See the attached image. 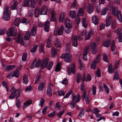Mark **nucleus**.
Wrapping results in <instances>:
<instances>
[{
	"mask_svg": "<svg viewBox=\"0 0 122 122\" xmlns=\"http://www.w3.org/2000/svg\"><path fill=\"white\" fill-rule=\"evenodd\" d=\"M36 26H33L31 30V32L28 31L26 33L25 35L24 39L28 40L30 38V35L32 36H34L36 34Z\"/></svg>",
	"mask_w": 122,
	"mask_h": 122,
	"instance_id": "f257e3e1",
	"label": "nucleus"
},
{
	"mask_svg": "<svg viewBox=\"0 0 122 122\" xmlns=\"http://www.w3.org/2000/svg\"><path fill=\"white\" fill-rule=\"evenodd\" d=\"M19 91H21L20 90L16 89L14 87H13L10 90V91L11 93V94L9 97V99H13L15 97H16L18 96V92Z\"/></svg>",
	"mask_w": 122,
	"mask_h": 122,
	"instance_id": "f03ea898",
	"label": "nucleus"
},
{
	"mask_svg": "<svg viewBox=\"0 0 122 122\" xmlns=\"http://www.w3.org/2000/svg\"><path fill=\"white\" fill-rule=\"evenodd\" d=\"M37 0H24L23 3V6H27L34 8Z\"/></svg>",
	"mask_w": 122,
	"mask_h": 122,
	"instance_id": "7ed1b4c3",
	"label": "nucleus"
},
{
	"mask_svg": "<svg viewBox=\"0 0 122 122\" xmlns=\"http://www.w3.org/2000/svg\"><path fill=\"white\" fill-rule=\"evenodd\" d=\"M41 60L39 59L38 60L36 59H35L33 61L30 65V67L31 69L34 68L36 67L39 68L41 63Z\"/></svg>",
	"mask_w": 122,
	"mask_h": 122,
	"instance_id": "20e7f679",
	"label": "nucleus"
},
{
	"mask_svg": "<svg viewBox=\"0 0 122 122\" xmlns=\"http://www.w3.org/2000/svg\"><path fill=\"white\" fill-rule=\"evenodd\" d=\"M61 58H64V61L67 62H70L71 61L72 56L71 54L66 53L65 54H62L61 56Z\"/></svg>",
	"mask_w": 122,
	"mask_h": 122,
	"instance_id": "39448f33",
	"label": "nucleus"
},
{
	"mask_svg": "<svg viewBox=\"0 0 122 122\" xmlns=\"http://www.w3.org/2000/svg\"><path fill=\"white\" fill-rule=\"evenodd\" d=\"M16 29L15 27L10 28L7 32V34L9 36H11L16 34Z\"/></svg>",
	"mask_w": 122,
	"mask_h": 122,
	"instance_id": "423d86ee",
	"label": "nucleus"
},
{
	"mask_svg": "<svg viewBox=\"0 0 122 122\" xmlns=\"http://www.w3.org/2000/svg\"><path fill=\"white\" fill-rule=\"evenodd\" d=\"M85 32V37L86 40H88L90 39L91 37V35L92 34V30H90L86 32L85 30L82 31L81 34L82 35H83L84 34Z\"/></svg>",
	"mask_w": 122,
	"mask_h": 122,
	"instance_id": "0eeeda50",
	"label": "nucleus"
},
{
	"mask_svg": "<svg viewBox=\"0 0 122 122\" xmlns=\"http://www.w3.org/2000/svg\"><path fill=\"white\" fill-rule=\"evenodd\" d=\"M79 37L78 36H74L73 38L72 43L73 46L74 47H77L78 45L77 39H78L79 40H81V39H79Z\"/></svg>",
	"mask_w": 122,
	"mask_h": 122,
	"instance_id": "6e6552de",
	"label": "nucleus"
},
{
	"mask_svg": "<svg viewBox=\"0 0 122 122\" xmlns=\"http://www.w3.org/2000/svg\"><path fill=\"white\" fill-rule=\"evenodd\" d=\"M68 75H70V74L72 73L74 74H75V65L74 64H73L71 65V67H68Z\"/></svg>",
	"mask_w": 122,
	"mask_h": 122,
	"instance_id": "1a4fd4ad",
	"label": "nucleus"
},
{
	"mask_svg": "<svg viewBox=\"0 0 122 122\" xmlns=\"http://www.w3.org/2000/svg\"><path fill=\"white\" fill-rule=\"evenodd\" d=\"M64 26H61L60 28L57 30H55L54 31V35L55 36L56 35V34L55 33V32L57 33V34L59 35H62L63 34V32L64 31Z\"/></svg>",
	"mask_w": 122,
	"mask_h": 122,
	"instance_id": "9d476101",
	"label": "nucleus"
},
{
	"mask_svg": "<svg viewBox=\"0 0 122 122\" xmlns=\"http://www.w3.org/2000/svg\"><path fill=\"white\" fill-rule=\"evenodd\" d=\"M21 94V92L20 91H19L18 92V96L16 97V104L19 108L20 107V102L18 97H20Z\"/></svg>",
	"mask_w": 122,
	"mask_h": 122,
	"instance_id": "9b49d317",
	"label": "nucleus"
},
{
	"mask_svg": "<svg viewBox=\"0 0 122 122\" xmlns=\"http://www.w3.org/2000/svg\"><path fill=\"white\" fill-rule=\"evenodd\" d=\"M47 8L45 5H43L40 10V14L41 15H46L47 14Z\"/></svg>",
	"mask_w": 122,
	"mask_h": 122,
	"instance_id": "f8f14e48",
	"label": "nucleus"
},
{
	"mask_svg": "<svg viewBox=\"0 0 122 122\" xmlns=\"http://www.w3.org/2000/svg\"><path fill=\"white\" fill-rule=\"evenodd\" d=\"M72 100L71 102H75V101L76 99V103L79 102L80 100L81 99V97L80 95L78 94L77 97H76L74 95L72 94Z\"/></svg>",
	"mask_w": 122,
	"mask_h": 122,
	"instance_id": "ddd939ff",
	"label": "nucleus"
},
{
	"mask_svg": "<svg viewBox=\"0 0 122 122\" xmlns=\"http://www.w3.org/2000/svg\"><path fill=\"white\" fill-rule=\"evenodd\" d=\"M91 46L92 53L95 54L97 51V49L96 47L95 43V42L92 43Z\"/></svg>",
	"mask_w": 122,
	"mask_h": 122,
	"instance_id": "4468645a",
	"label": "nucleus"
},
{
	"mask_svg": "<svg viewBox=\"0 0 122 122\" xmlns=\"http://www.w3.org/2000/svg\"><path fill=\"white\" fill-rule=\"evenodd\" d=\"M92 21L93 23L95 25H97L99 23L98 17L97 16L94 15L92 17Z\"/></svg>",
	"mask_w": 122,
	"mask_h": 122,
	"instance_id": "2eb2a0df",
	"label": "nucleus"
},
{
	"mask_svg": "<svg viewBox=\"0 0 122 122\" xmlns=\"http://www.w3.org/2000/svg\"><path fill=\"white\" fill-rule=\"evenodd\" d=\"M50 22L49 21H46V22L44 26L45 31L48 32L49 31L50 28Z\"/></svg>",
	"mask_w": 122,
	"mask_h": 122,
	"instance_id": "dca6fc26",
	"label": "nucleus"
},
{
	"mask_svg": "<svg viewBox=\"0 0 122 122\" xmlns=\"http://www.w3.org/2000/svg\"><path fill=\"white\" fill-rule=\"evenodd\" d=\"M21 34L19 33L16 39V41L17 43H20L21 44L24 45V42L23 41V39L21 38L20 39H20L21 37Z\"/></svg>",
	"mask_w": 122,
	"mask_h": 122,
	"instance_id": "f3484780",
	"label": "nucleus"
},
{
	"mask_svg": "<svg viewBox=\"0 0 122 122\" xmlns=\"http://www.w3.org/2000/svg\"><path fill=\"white\" fill-rule=\"evenodd\" d=\"M112 17L111 16H109L106 20L105 25L107 27L109 26L111 23Z\"/></svg>",
	"mask_w": 122,
	"mask_h": 122,
	"instance_id": "a211bd4d",
	"label": "nucleus"
},
{
	"mask_svg": "<svg viewBox=\"0 0 122 122\" xmlns=\"http://www.w3.org/2000/svg\"><path fill=\"white\" fill-rule=\"evenodd\" d=\"M40 14V11L39 8L38 7H37L35 9L34 12L35 17H38Z\"/></svg>",
	"mask_w": 122,
	"mask_h": 122,
	"instance_id": "6ab92c4d",
	"label": "nucleus"
},
{
	"mask_svg": "<svg viewBox=\"0 0 122 122\" xmlns=\"http://www.w3.org/2000/svg\"><path fill=\"white\" fill-rule=\"evenodd\" d=\"M93 5L90 4L88 5L87 10V11L89 13L91 14L93 11Z\"/></svg>",
	"mask_w": 122,
	"mask_h": 122,
	"instance_id": "aec40b11",
	"label": "nucleus"
},
{
	"mask_svg": "<svg viewBox=\"0 0 122 122\" xmlns=\"http://www.w3.org/2000/svg\"><path fill=\"white\" fill-rule=\"evenodd\" d=\"M28 77L27 75L24 74L23 76V83L25 84H27L29 80L28 78Z\"/></svg>",
	"mask_w": 122,
	"mask_h": 122,
	"instance_id": "412c9836",
	"label": "nucleus"
},
{
	"mask_svg": "<svg viewBox=\"0 0 122 122\" xmlns=\"http://www.w3.org/2000/svg\"><path fill=\"white\" fill-rule=\"evenodd\" d=\"M119 12L121 11H118V9L117 7H115L113 8L112 10V13L113 15L116 16L118 15V12Z\"/></svg>",
	"mask_w": 122,
	"mask_h": 122,
	"instance_id": "4be33fe9",
	"label": "nucleus"
},
{
	"mask_svg": "<svg viewBox=\"0 0 122 122\" xmlns=\"http://www.w3.org/2000/svg\"><path fill=\"white\" fill-rule=\"evenodd\" d=\"M75 21L76 23L75 25V28L76 29H77L78 28L79 24V23L81 22V19L79 16H78L77 17H76L75 18Z\"/></svg>",
	"mask_w": 122,
	"mask_h": 122,
	"instance_id": "5701e85b",
	"label": "nucleus"
},
{
	"mask_svg": "<svg viewBox=\"0 0 122 122\" xmlns=\"http://www.w3.org/2000/svg\"><path fill=\"white\" fill-rule=\"evenodd\" d=\"M32 102L31 100H29L26 101L24 103V106L23 109L25 108L26 107L30 105V104L32 103Z\"/></svg>",
	"mask_w": 122,
	"mask_h": 122,
	"instance_id": "b1692460",
	"label": "nucleus"
},
{
	"mask_svg": "<svg viewBox=\"0 0 122 122\" xmlns=\"http://www.w3.org/2000/svg\"><path fill=\"white\" fill-rule=\"evenodd\" d=\"M15 67V65H9L6 67L5 70L7 71H10L14 69Z\"/></svg>",
	"mask_w": 122,
	"mask_h": 122,
	"instance_id": "393cba45",
	"label": "nucleus"
},
{
	"mask_svg": "<svg viewBox=\"0 0 122 122\" xmlns=\"http://www.w3.org/2000/svg\"><path fill=\"white\" fill-rule=\"evenodd\" d=\"M65 32L67 34H69L70 33L72 30L71 28L72 26H70L68 27L65 26Z\"/></svg>",
	"mask_w": 122,
	"mask_h": 122,
	"instance_id": "a878e982",
	"label": "nucleus"
},
{
	"mask_svg": "<svg viewBox=\"0 0 122 122\" xmlns=\"http://www.w3.org/2000/svg\"><path fill=\"white\" fill-rule=\"evenodd\" d=\"M51 51L52 52L51 54V56L52 58H55L56 56L57 55L56 51L54 47H52Z\"/></svg>",
	"mask_w": 122,
	"mask_h": 122,
	"instance_id": "bb28decb",
	"label": "nucleus"
},
{
	"mask_svg": "<svg viewBox=\"0 0 122 122\" xmlns=\"http://www.w3.org/2000/svg\"><path fill=\"white\" fill-rule=\"evenodd\" d=\"M69 16L71 18L74 19L76 16V12L75 11H71L69 12Z\"/></svg>",
	"mask_w": 122,
	"mask_h": 122,
	"instance_id": "cd10ccee",
	"label": "nucleus"
},
{
	"mask_svg": "<svg viewBox=\"0 0 122 122\" xmlns=\"http://www.w3.org/2000/svg\"><path fill=\"white\" fill-rule=\"evenodd\" d=\"M56 42L55 43L56 46L57 47H61V42L58 38H56Z\"/></svg>",
	"mask_w": 122,
	"mask_h": 122,
	"instance_id": "c85d7f7f",
	"label": "nucleus"
},
{
	"mask_svg": "<svg viewBox=\"0 0 122 122\" xmlns=\"http://www.w3.org/2000/svg\"><path fill=\"white\" fill-rule=\"evenodd\" d=\"M18 2L17 1L15 0L11 7L12 10H16L17 7Z\"/></svg>",
	"mask_w": 122,
	"mask_h": 122,
	"instance_id": "c756f323",
	"label": "nucleus"
},
{
	"mask_svg": "<svg viewBox=\"0 0 122 122\" xmlns=\"http://www.w3.org/2000/svg\"><path fill=\"white\" fill-rule=\"evenodd\" d=\"M41 77V74H39L36 77L35 81V84H38L39 83L40 81Z\"/></svg>",
	"mask_w": 122,
	"mask_h": 122,
	"instance_id": "7c9ffc66",
	"label": "nucleus"
},
{
	"mask_svg": "<svg viewBox=\"0 0 122 122\" xmlns=\"http://www.w3.org/2000/svg\"><path fill=\"white\" fill-rule=\"evenodd\" d=\"M65 15L64 12H62L59 17V21L60 22H62L64 19Z\"/></svg>",
	"mask_w": 122,
	"mask_h": 122,
	"instance_id": "2f4dec72",
	"label": "nucleus"
},
{
	"mask_svg": "<svg viewBox=\"0 0 122 122\" xmlns=\"http://www.w3.org/2000/svg\"><path fill=\"white\" fill-rule=\"evenodd\" d=\"M12 76L18 78L19 75V72L18 70H16L12 73Z\"/></svg>",
	"mask_w": 122,
	"mask_h": 122,
	"instance_id": "473e14b6",
	"label": "nucleus"
},
{
	"mask_svg": "<svg viewBox=\"0 0 122 122\" xmlns=\"http://www.w3.org/2000/svg\"><path fill=\"white\" fill-rule=\"evenodd\" d=\"M108 71L109 73H113L115 69H112V64H110L108 65Z\"/></svg>",
	"mask_w": 122,
	"mask_h": 122,
	"instance_id": "72a5a7b5",
	"label": "nucleus"
},
{
	"mask_svg": "<svg viewBox=\"0 0 122 122\" xmlns=\"http://www.w3.org/2000/svg\"><path fill=\"white\" fill-rule=\"evenodd\" d=\"M110 41L109 40H106L103 43V46L106 47H108L110 45Z\"/></svg>",
	"mask_w": 122,
	"mask_h": 122,
	"instance_id": "f704fd0d",
	"label": "nucleus"
},
{
	"mask_svg": "<svg viewBox=\"0 0 122 122\" xmlns=\"http://www.w3.org/2000/svg\"><path fill=\"white\" fill-rule=\"evenodd\" d=\"M45 86V84L43 82L41 83L38 86V89L40 91H42L44 89Z\"/></svg>",
	"mask_w": 122,
	"mask_h": 122,
	"instance_id": "c9c22d12",
	"label": "nucleus"
},
{
	"mask_svg": "<svg viewBox=\"0 0 122 122\" xmlns=\"http://www.w3.org/2000/svg\"><path fill=\"white\" fill-rule=\"evenodd\" d=\"M46 93L49 96H51L52 91L51 90V88L50 86H48Z\"/></svg>",
	"mask_w": 122,
	"mask_h": 122,
	"instance_id": "e433bc0d",
	"label": "nucleus"
},
{
	"mask_svg": "<svg viewBox=\"0 0 122 122\" xmlns=\"http://www.w3.org/2000/svg\"><path fill=\"white\" fill-rule=\"evenodd\" d=\"M81 23L82 25L86 28L87 26V23L85 18H84L82 19Z\"/></svg>",
	"mask_w": 122,
	"mask_h": 122,
	"instance_id": "4c0bfd02",
	"label": "nucleus"
},
{
	"mask_svg": "<svg viewBox=\"0 0 122 122\" xmlns=\"http://www.w3.org/2000/svg\"><path fill=\"white\" fill-rule=\"evenodd\" d=\"M83 14L84 13L83 9L81 8H79L77 12V16H83Z\"/></svg>",
	"mask_w": 122,
	"mask_h": 122,
	"instance_id": "58836bf2",
	"label": "nucleus"
},
{
	"mask_svg": "<svg viewBox=\"0 0 122 122\" xmlns=\"http://www.w3.org/2000/svg\"><path fill=\"white\" fill-rule=\"evenodd\" d=\"M71 22L68 18H66L65 22V26L68 27L70 26H72L71 24Z\"/></svg>",
	"mask_w": 122,
	"mask_h": 122,
	"instance_id": "ea45409f",
	"label": "nucleus"
},
{
	"mask_svg": "<svg viewBox=\"0 0 122 122\" xmlns=\"http://www.w3.org/2000/svg\"><path fill=\"white\" fill-rule=\"evenodd\" d=\"M20 22L19 18H17L16 19L14 22V25H15L18 26L20 23Z\"/></svg>",
	"mask_w": 122,
	"mask_h": 122,
	"instance_id": "a19ab883",
	"label": "nucleus"
},
{
	"mask_svg": "<svg viewBox=\"0 0 122 122\" xmlns=\"http://www.w3.org/2000/svg\"><path fill=\"white\" fill-rule=\"evenodd\" d=\"M10 16L8 14H6V13H4V15L3 16V19L5 20H8L10 18Z\"/></svg>",
	"mask_w": 122,
	"mask_h": 122,
	"instance_id": "79ce46f5",
	"label": "nucleus"
},
{
	"mask_svg": "<svg viewBox=\"0 0 122 122\" xmlns=\"http://www.w3.org/2000/svg\"><path fill=\"white\" fill-rule=\"evenodd\" d=\"M51 37L49 36L48 38V40L47 42L46 46L47 47L50 48L51 46V44L50 42V39Z\"/></svg>",
	"mask_w": 122,
	"mask_h": 122,
	"instance_id": "37998d69",
	"label": "nucleus"
},
{
	"mask_svg": "<svg viewBox=\"0 0 122 122\" xmlns=\"http://www.w3.org/2000/svg\"><path fill=\"white\" fill-rule=\"evenodd\" d=\"M4 13H6V14H9L10 15V9L9 7H7L6 8L4 12Z\"/></svg>",
	"mask_w": 122,
	"mask_h": 122,
	"instance_id": "c03bdc74",
	"label": "nucleus"
},
{
	"mask_svg": "<svg viewBox=\"0 0 122 122\" xmlns=\"http://www.w3.org/2000/svg\"><path fill=\"white\" fill-rule=\"evenodd\" d=\"M38 46L37 45H35L31 49V52L32 53H34L36 51Z\"/></svg>",
	"mask_w": 122,
	"mask_h": 122,
	"instance_id": "a18cd8bd",
	"label": "nucleus"
},
{
	"mask_svg": "<svg viewBox=\"0 0 122 122\" xmlns=\"http://www.w3.org/2000/svg\"><path fill=\"white\" fill-rule=\"evenodd\" d=\"M53 65V62L52 61H50L46 67L47 69L48 70H50Z\"/></svg>",
	"mask_w": 122,
	"mask_h": 122,
	"instance_id": "49530a36",
	"label": "nucleus"
},
{
	"mask_svg": "<svg viewBox=\"0 0 122 122\" xmlns=\"http://www.w3.org/2000/svg\"><path fill=\"white\" fill-rule=\"evenodd\" d=\"M118 13V15H117V18L119 21L121 22H122V19L121 15V12H119Z\"/></svg>",
	"mask_w": 122,
	"mask_h": 122,
	"instance_id": "de8ad7c7",
	"label": "nucleus"
},
{
	"mask_svg": "<svg viewBox=\"0 0 122 122\" xmlns=\"http://www.w3.org/2000/svg\"><path fill=\"white\" fill-rule=\"evenodd\" d=\"M89 47L86 46L85 48L83 54V55H87Z\"/></svg>",
	"mask_w": 122,
	"mask_h": 122,
	"instance_id": "09e8293b",
	"label": "nucleus"
},
{
	"mask_svg": "<svg viewBox=\"0 0 122 122\" xmlns=\"http://www.w3.org/2000/svg\"><path fill=\"white\" fill-rule=\"evenodd\" d=\"M61 105L59 104V102H57L55 107L56 109L57 110H60L61 107Z\"/></svg>",
	"mask_w": 122,
	"mask_h": 122,
	"instance_id": "8fccbe9b",
	"label": "nucleus"
},
{
	"mask_svg": "<svg viewBox=\"0 0 122 122\" xmlns=\"http://www.w3.org/2000/svg\"><path fill=\"white\" fill-rule=\"evenodd\" d=\"M61 70V66L60 63H58L56 65V69L55 71L56 72L59 71Z\"/></svg>",
	"mask_w": 122,
	"mask_h": 122,
	"instance_id": "3c124183",
	"label": "nucleus"
},
{
	"mask_svg": "<svg viewBox=\"0 0 122 122\" xmlns=\"http://www.w3.org/2000/svg\"><path fill=\"white\" fill-rule=\"evenodd\" d=\"M108 10V9L106 7L104 8L102 11V15H105Z\"/></svg>",
	"mask_w": 122,
	"mask_h": 122,
	"instance_id": "603ef678",
	"label": "nucleus"
},
{
	"mask_svg": "<svg viewBox=\"0 0 122 122\" xmlns=\"http://www.w3.org/2000/svg\"><path fill=\"white\" fill-rule=\"evenodd\" d=\"M103 59L104 61L106 62L108 61V58L107 55L106 53H104L102 55Z\"/></svg>",
	"mask_w": 122,
	"mask_h": 122,
	"instance_id": "864d4df0",
	"label": "nucleus"
},
{
	"mask_svg": "<svg viewBox=\"0 0 122 122\" xmlns=\"http://www.w3.org/2000/svg\"><path fill=\"white\" fill-rule=\"evenodd\" d=\"M111 47L112 51H113L115 49V42L113 40L112 41V44L111 45Z\"/></svg>",
	"mask_w": 122,
	"mask_h": 122,
	"instance_id": "5fc2aeb1",
	"label": "nucleus"
},
{
	"mask_svg": "<svg viewBox=\"0 0 122 122\" xmlns=\"http://www.w3.org/2000/svg\"><path fill=\"white\" fill-rule=\"evenodd\" d=\"M119 76V74L118 73V71H117L114 76L113 80L114 81L115 80H117Z\"/></svg>",
	"mask_w": 122,
	"mask_h": 122,
	"instance_id": "6e6d98bb",
	"label": "nucleus"
},
{
	"mask_svg": "<svg viewBox=\"0 0 122 122\" xmlns=\"http://www.w3.org/2000/svg\"><path fill=\"white\" fill-rule=\"evenodd\" d=\"M27 55L26 53H24L22 58V60L23 61H25L27 59Z\"/></svg>",
	"mask_w": 122,
	"mask_h": 122,
	"instance_id": "4d7b16f0",
	"label": "nucleus"
},
{
	"mask_svg": "<svg viewBox=\"0 0 122 122\" xmlns=\"http://www.w3.org/2000/svg\"><path fill=\"white\" fill-rule=\"evenodd\" d=\"M96 61H94L91 64V68L92 69H94L96 67Z\"/></svg>",
	"mask_w": 122,
	"mask_h": 122,
	"instance_id": "13d9d810",
	"label": "nucleus"
},
{
	"mask_svg": "<svg viewBox=\"0 0 122 122\" xmlns=\"http://www.w3.org/2000/svg\"><path fill=\"white\" fill-rule=\"evenodd\" d=\"M92 94L93 95L95 96L96 94V86L93 85L92 87Z\"/></svg>",
	"mask_w": 122,
	"mask_h": 122,
	"instance_id": "bf43d9fd",
	"label": "nucleus"
},
{
	"mask_svg": "<svg viewBox=\"0 0 122 122\" xmlns=\"http://www.w3.org/2000/svg\"><path fill=\"white\" fill-rule=\"evenodd\" d=\"M70 46L69 44H67L66 45V51L68 52L70 51Z\"/></svg>",
	"mask_w": 122,
	"mask_h": 122,
	"instance_id": "052dcab7",
	"label": "nucleus"
},
{
	"mask_svg": "<svg viewBox=\"0 0 122 122\" xmlns=\"http://www.w3.org/2000/svg\"><path fill=\"white\" fill-rule=\"evenodd\" d=\"M81 77V75L79 73H78L76 78V82L77 83H78L80 82Z\"/></svg>",
	"mask_w": 122,
	"mask_h": 122,
	"instance_id": "680f3d73",
	"label": "nucleus"
},
{
	"mask_svg": "<svg viewBox=\"0 0 122 122\" xmlns=\"http://www.w3.org/2000/svg\"><path fill=\"white\" fill-rule=\"evenodd\" d=\"M72 90H70L67 92L64 96V98H66L68 97L72 93Z\"/></svg>",
	"mask_w": 122,
	"mask_h": 122,
	"instance_id": "e2e57ef3",
	"label": "nucleus"
},
{
	"mask_svg": "<svg viewBox=\"0 0 122 122\" xmlns=\"http://www.w3.org/2000/svg\"><path fill=\"white\" fill-rule=\"evenodd\" d=\"M84 111H83V109H80V113L79 115L80 117H83L84 115Z\"/></svg>",
	"mask_w": 122,
	"mask_h": 122,
	"instance_id": "0e129e2a",
	"label": "nucleus"
},
{
	"mask_svg": "<svg viewBox=\"0 0 122 122\" xmlns=\"http://www.w3.org/2000/svg\"><path fill=\"white\" fill-rule=\"evenodd\" d=\"M58 95L59 96H64L65 94L64 91L63 90H58Z\"/></svg>",
	"mask_w": 122,
	"mask_h": 122,
	"instance_id": "69168bd1",
	"label": "nucleus"
},
{
	"mask_svg": "<svg viewBox=\"0 0 122 122\" xmlns=\"http://www.w3.org/2000/svg\"><path fill=\"white\" fill-rule=\"evenodd\" d=\"M103 86L106 92L107 93H108L109 92V88L104 83L103 84Z\"/></svg>",
	"mask_w": 122,
	"mask_h": 122,
	"instance_id": "338daca9",
	"label": "nucleus"
},
{
	"mask_svg": "<svg viewBox=\"0 0 122 122\" xmlns=\"http://www.w3.org/2000/svg\"><path fill=\"white\" fill-rule=\"evenodd\" d=\"M92 112L96 114L97 113H99L100 112V111L98 109L96 108L93 109L92 110Z\"/></svg>",
	"mask_w": 122,
	"mask_h": 122,
	"instance_id": "774afa93",
	"label": "nucleus"
}]
</instances>
